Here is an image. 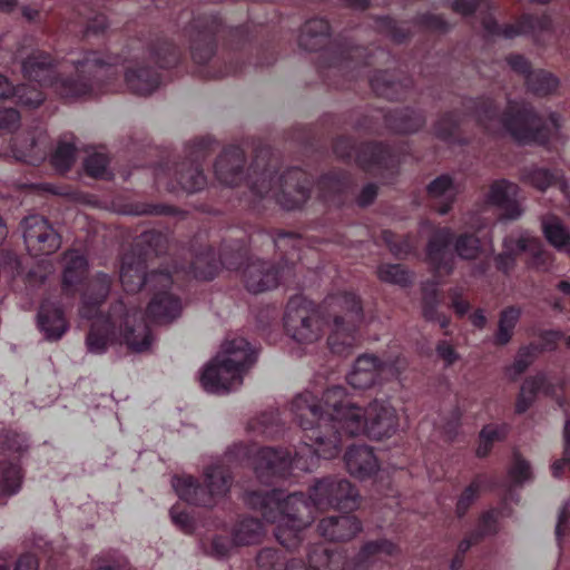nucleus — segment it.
Masks as SVG:
<instances>
[{
	"label": "nucleus",
	"instance_id": "obj_1",
	"mask_svg": "<svg viewBox=\"0 0 570 570\" xmlns=\"http://www.w3.org/2000/svg\"><path fill=\"white\" fill-rule=\"evenodd\" d=\"M268 493H248L247 501L254 508L263 510V517L268 522H277L275 531L276 540L287 549H294L301 542V531L314 520V510L330 508L338 510H355L358 507L360 494L355 487L346 479L327 476L317 480L309 489L308 500L303 493H292L279 501L277 510L279 515H273L269 504L275 498Z\"/></svg>",
	"mask_w": 570,
	"mask_h": 570
},
{
	"label": "nucleus",
	"instance_id": "obj_2",
	"mask_svg": "<svg viewBox=\"0 0 570 570\" xmlns=\"http://www.w3.org/2000/svg\"><path fill=\"white\" fill-rule=\"evenodd\" d=\"M115 57L102 58L97 52H86L73 61L77 78L59 79L57 60L48 52L32 51L21 62L24 78L40 86H52L62 97L77 98L95 94L101 89L100 80L108 75V69L116 65Z\"/></svg>",
	"mask_w": 570,
	"mask_h": 570
},
{
	"label": "nucleus",
	"instance_id": "obj_3",
	"mask_svg": "<svg viewBox=\"0 0 570 570\" xmlns=\"http://www.w3.org/2000/svg\"><path fill=\"white\" fill-rule=\"evenodd\" d=\"M463 110L473 116L487 131L495 134L505 129L519 141L544 142L559 128V116L551 114L550 126L542 125L533 108L519 102H510L503 115L490 98L465 99Z\"/></svg>",
	"mask_w": 570,
	"mask_h": 570
},
{
	"label": "nucleus",
	"instance_id": "obj_4",
	"mask_svg": "<svg viewBox=\"0 0 570 570\" xmlns=\"http://www.w3.org/2000/svg\"><path fill=\"white\" fill-rule=\"evenodd\" d=\"M309 392H304L294 397L291 411L295 421L302 428L303 446L314 458L333 459L340 453L342 439L337 431L328 424L326 406Z\"/></svg>",
	"mask_w": 570,
	"mask_h": 570
},
{
	"label": "nucleus",
	"instance_id": "obj_5",
	"mask_svg": "<svg viewBox=\"0 0 570 570\" xmlns=\"http://www.w3.org/2000/svg\"><path fill=\"white\" fill-rule=\"evenodd\" d=\"M166 238L158 232H145L140 235L132 248L121 258L119 278L124 289L128 293H137L144 285L153 291L167 289L174 283L168 269H153L147 273V262L154 253L163 252Z\"/></svg>",
	"mask_w": 570,
	"mask_h": 570
},
{
	"label": "nucleus",
	"instance_id": "obj_6",
	"mask_svg": "<svg viewBox=\"0 0 570 570\" xmlns=\"http://www.w3.org/2000/svg\"><path fill=\"white\" fill-rule=\"evenodd\" d=\"M330 327L327 344L341 356L350 355L357 345V330L364 321L361 299L353 293L330 296L324 302Z\"/></svg>",
	"mask_w": 570,
	"mask_h": 570
},
{
	"label": "nucleus",
	"instance_id": "obj_7",
	"mask_svg": "<svg viewBox=\"0 0 570 570\" xmlns=\"http://www.w3.org/2000/svg\"><path fill=\"white\" fill-rule=\"evenodd\" d=\"M250 190L262 199H274L284 209L293 210L309 198L311 180L298 168L288 169L281 175L266 168L252 178Z\"/></svg>",
	"mask_w": 570,
	"mask_h": 570
},
{
	"label": "nucleus",
	"instance_id": "obj_8",
	"mask_svg": "<svg viewBox=\"0 0 570 570\" xmlns=\"http://www.w3.org/2000/svg\"><path fill=\"white\" fill-rule=\"evenodd\" d=\"M209 138H199L193 141L189 150L190 158L177 164L175 168L159 167L155 171V180L158 186H164L169 191L178 189L195 193L206 185L200 160L207 156Z\"/></svg>",
	"mask_w": 570,
	"mask_h": 570
},
{
	"label": "nucleus",
	"instance_id": "obj_9",
	"mask_svg": "<svg viewBox=\"0 0 570 570\" xmlns=\"http://www.w3.org/2000/svg\"><path fill=\"white\" fill-rule=\"evenodd\" d=\"M323 402L328 414V424L337 431L340 430L350 436L365 434L366 407H361L351 402L342 386L334 385L328 387L323 394Z\"/></svg>",
	"mask_w": 570,
	"mask_h": 570
},
{
	"label": "nucleus",
	"instance_id": "obj_10",
	"mask_svg": "<svg viewBox=\"0 0 570 570\" xmlns=\"http://www.w3.org/2000/svg\"><path fill=\"white\" fill-rule=\"evenodd\" d=\"M110 324L116 327L118 342L125 344L134 353H146L151 350L154 336L141 313L128 309L122 301L111 306Z\"/></svg>",
	"mask_w": 570,
	"mask_h": 570
},
{
	"label": "nucleus",
	"instance_id": "obj_11",
	"mask_svg": "<svg viewBox=\"0 0 570 570\" xmlns=\"http://www.w3.org/2000/svg\"><path fill=\"white\" fill-rule=\"evenodd\" d=\"M284 327L286 333L299 344H312L323 335V322L318 313L299 298L288 302Z\"/></svg>",
	"mask_w": 570,
	"mask_h": 570
},
{
	"label": "nucleus",
	"instance_id": "obj_12",
	"mask_svg": "<svg viewBox=\"0 0 570 570\" xmlns=\"http://www.w3.org/2000/svg\"><path fill=\"white\" fill-rule=\"evenodd\" d=\"M308 459L311 460V453L305 446H302L293 458L286 450L264 448L256 455L255 473L262 482L267 483L274 476H284L292 465L308 471Z\"/></svg>",
	"mask_w": 570,
	"mask_h": 570
},
{
	"label": "nucleus",
	"instance_id": "obj_13",
	"mask_svg": "<svg viewBox=\"0 0 570 570\" xmlns=\"http://www.w3.org/2000/svg\"><path fill=\"white\" fill-rule=\"evenodd\" d=\"M219 26L216 17H198L188 26L190 55L195 63L205 65L215 56Z\"/></svg>",
	"mask_w": 570,
	"mask_h": 570
},
{
	"label": "nucleus",
	"instance_id": "obj_14",
	"mask_svg": "<svg viewBox=\"0 0 570 570\" xmlns=\"http://www.w3.org/2000/svg\"><path fill=\"white\" fill-rule=\"evenodd\" d=\"M289 275L288 267H278L271 262L255 259L244 267L242 281L249 293L261 294L276 288L282 281L288 282Z\"/></svg>",
	"mask_w": 570,
	"mask_h": 570
},
{
	"label": "nucleus",
	"instance_id": "obj_15",
	"mask_svg": "<svg viewBox=\"0 0 570 570\" xmlns=\"http://www.w3.org/2000/svg\"><path fill=\"white\" fill-rule=\"evenodd\" d=\"M21 225L23 239L31 255H50L60 247L61 239L59 234L43 216H28L22 220Z\"/></svg>",
	"mask_w": 570,
	"mask_h": 570
},
{
	"label": "nucleus",
	"instance_id": "obj_16",
	"mask_svg": "<svg viewBox=\"0 0 570 570\" xmlns=\"http://www.w3.org/2000/svg\"><path fill=\"white\" fill-rule=\"evenodd\" d=\"M519 194L520 188L515 183L498 179L490 184L484 199L501 210L500 220H517L524 212Z\"/></svg>",
	"mask_w": 570,
	"mask_h": 570
},
{
	"label": "nucleus",
	"instance_id": "obj_17",
	"mask_svg": "<svg viewBox=\"0 0 570 570\" xmlns=\"http://www.w3.org/2000/svg\"><path fill=\"white\" fill-rule=\"evenodd\" d=\"M399 429L396 410L386 400H373L366 406L365 434L374 440L391 438Z\"/></svg>",
	"mask_w": 570,
	"mask_h": 570
},
{
	"label": "nucleus",
	"instance_id": "obj_18",
	"mask_svg": "<svg viewBox=\"0 0 570 570\" xmlns=\"http://www.w3.org/2000/svg\"><path fill=\"white\" fill-rule=\"evenodd\" d=\"M483 26L489 33L499 35L507 39H512L520 35H530L535 41H539L543 33L552 31V19L548 14H524L515 24L500 27L495 21L485 19Z\"/></svg>",
	"mask_w": 570,
	"mask_h": 570
},
{
	"label": "nucleus",
	"instance_id": "obj_19",
	"mask_svg": "<svg viewBox=\"0 0 570 570\" xmlns=\"http://www.w3.org/2000/svg\"><path fill=\"white\" fill-rule=\"evenodd\" d=\"M202 386L210 393H227L243 383V374L217 357L206 365L200 376Z\"/></svg>",
	"mask_w": 570,
	"mask_h": 570
},
{
	"label": "nucleus",
	"instance_id": "obj_20",
	"mask_svg": "<svg viewBox=\"0 0 570 570\" xmlns=\"http://www.w3.org/2000/svg\"><path fill=\"white\" fill-rule=\"evenodd\" d=\"M452 240L453 232L448 227L436 229L429 240L426 257L439 276L450 275L454 269L455 258L449 250Z\"/></svg>",
	"mask_w": 570,
	"mask_h": 570
},
{
	"label": "nucleus",
	"instance_id": "obj_21",
	"mask_svg": "<svg viewBox=\"0 0 570 570\" xmlns=\"http://www.w3.org/2000/svg\"><path fill=\"white\" fill-rule=\"evenodd\" d=\"M215 357H217V362H224L244 375L256 362V351L246 338L234 337L222 344L220 351Z\"/></svg>",
	"mask_w": 570,
	"mask_h": 570
},
{
	"label": "nucleus",
	"instance_id": "obj_22",
	"mask_svg": "<svg viewBox=\"0 0 570 570\" xmlns=\"http://www.w3.org/2000/svg\"><path fill=\"white\" fill-rule=\"evenodd\" d=\"M245 154L239 147L226 148L215 163L216 178L226 186H236L244 178Z\"/></svg>",
	"mask_w": 570,
	"mask_h": 570
},
{
	"label": "nucleus",
	"instance_id": "obj_23",
	"mask_svg": "<svg viewBox=\"0 0 570 570\" xmlns=\"http://www.w3.org/2000/svg\"><path fill=\"white\" fill-rule=\"evenodd\" d=\"M317 530L330 541H350L362 531V522L351 514L327 517L320 521Z\"/></svg>",
	"mask_w": 570,
	"mask_h": 570
},
{
	"label": "nucleus",
	"instance_id": "obj_24",
	"mask_svg": "<svg viewBox=\"0 0 570 570\" xmlns=\"http://www.w3.org/2000/svg\"><path fill=\"white\" fill-rule=\"evenodd\" d=\"M356 161L364 170L375 173L383 168H393L400 159L389 146L370 142L360 147Z\"/></svg>",
	"mask_w": 570,
	"mask_h": 570
},
{
	"label": "nucleus",
	"instance_id": "obj_25",
	"mask_svg": "<svg viewBox=\"0 0 570 570\" xmlns=\"http://www.w3.org/2000/svg\"><path fill=\"white\" fill-rule=\"evenodd\" d=\"M111 311L106 316L97 317L87 334L86 346L92 354H104L108 347L118 342L117 330L110 324Z\"/></svg>",
	"mask_w": 570,
	"mask_h": 570
},
{
	"label": "nucleus",
	"instance_id": "obj_26",
	"mask_svg": "<svg viewBox=\"0 0 570 570\" xmlns=\"http://www.w3.org/2000/svg\"><path fill=\"white\" fill-rule=\"evenodd\" d=\"M426 193L435 210L445 215L456 200L460 187L449 175H441L426 186Z\"/></svg>",
	"mask_w": 570,
	"mask_h": 570
},
{
	"label": "nucleus",
	"instance_id": "obj_27",
	"mask_svg": "<svg viewBox=\"0 0 570 570\" xmlns=\"http://www.w3.org/2000/svg\"><path fill=\"white\" fill-rule=\"evenodd\" d=\"M347 382L354 389L365 390L382 381L380 358L374 355L357 357L353 370L347 374Z\"/></svg>",
	"mask_w": 570,
	"mask_h": 570
},
{
	"label": "nucleus",
	"instance_id": "obj_28",
	"mask_svg": "<svg viewBox=\"0 0 570 570\" xmlns=\"http://www.w3.org/2000/svg\"><path fill=\"white\" fill-rule=\"evenodd\" d=\"M344 462L347 471L360 479L368 478L379 470L372 448L364 444L350 446L344 455Z\"/></svg>",
	"mask_w": 570,
	"mask_h": 570
},
{
	"label": "nucleus",
	"instance_id": "obj_29",
	"mask_svg": "<svg viewBox=\"0 0 570 570\" xmlns=\"http://www.w3.org/2000/svg\"><path fill=\"white\" fill-rule=\"evenodd\" d=\"M125 81L129 90L139 96L153 94L160 83L157 71L138 62L126 69Z\"/></svg>",
	"mask_w": 570,
	"mask_h": 570
},
{
	"label": "nucleus",
	"instance_id": "obj_30",
	"mask_svg": "<svg viewBox=\"0 0 570 570\" xmlns=\"http://www.w3.org/2000/svg\"><path fill=\"white\" fill-rule=\"evenodd\" d=\"M180 312V299L166 291L156 293L147 307V316L159 324L171 322Z\"/></svg>",
	"mask_w": 570,
	"mask_h": 570
},
{
	"label": "nucleus",
	"instance_id": "obj_31",
	"mask_svg": "<svg viewBox=\"0 0 570 570\" xmlns=\"http://www.w3.org/2000/svg\"><path fill=\"white\" fill-rule=\"evenodd\" d=\"M217 269L218 264L215 258V253L210 247H207L205 250L196 254L188 264L175 266L170 274L173 276L184 272L197 279L209 281L215 277Z\"/></svg>",
	"mask_w": 570,
	"mask_h": 570
},
{
	"label": "nucleus",
	"instance_id": "obj_32",
	"mask_svg": "<svg viewBox=\"0 0 570 570\" xmlns=\"http://www.w3.org/2000/svg\"><path fill=\"white\" fill-rule=\"evenodd\" d=\"M38 325L46 338L57 341L66 333L68 325L62 311L50 302H43L38 312Z\"/></svg>",
	"mask_w": 570,
	"mask_h": 570
},
{
	"label": "nucleus",
	"instance_id": "obj_33",
	"mask_svg": "<svg viewBox=\"0 0 570 570\" xmlns=\"http://www.w3.org/2000/svg\"><path fill=\"white\" fill-rule=\"evenodd\" d=\"M111 283V277L105 273H97L92 277L89 282L87 292L83 294V304L80 308L82 317H94L96 307L108 296Z\"/></svg>",
	"mask_w": 570,
	"mask_h": 570
},
{
	"label": "nucleus",
	"instance_id": "obj_34",
	"mask_svg": "<svg viewBox=\"0 0 570 570\" xmlns=\"http://www.w3.org/2000/svg\"><path fill=\"white\" fill-rule=\"evenodd\" d=\"M173 487L179 498L188 503L209 507L215 502V497L207 487L198 484L191 476L174 478Z\"/></svg>",
	"mask_w": 570,
	"mask_h": 570
},
{
	"label": "nucleus",
	"instance_id": "obj_35",
	"mask_svg": "<svg viewBox=\"0 0 570 570\" xmlns=\"http://www.w3.org/2000/svg\"><path fill=\"white\" fill-rule=\"evenodd\" d=\"M330 36V24L326 20L315 18L306 21L298 42L299 46L308 51H315L325 45Z\"/></svg>",
	"mask_w": 570,
	"mask_h": 570
},
{
	"label": "nucleus",
	"instance_id": "obj_36",
	"mask_svg": "<svg viewBox=\"0 0 570 570\" xmlns=\"http://www.w3.org/2000/svg\"><path fill=\"white\" fill-rule=\"evenodd\" d=\"M265 535L263 523L254 518H245L235 524L232 538L235 546L259 543Z\"/></svg>",
	"mask_w": 570,
	"mask_h": 570
},
{
	"label": "nucleus",
	"instance_id": "obj_37",
	"mask_svg": "<svg viewBox=\"0 0 570 570\" xmlns=\"http://www.w3.org/2000/svg\"><path fill=\"white\" fill-rule=\"evenodd\" d=\"M385 121L387 126L396 132L411 134L424 126L425 118L420 112L404 109L389 114L385 117Z\"/></svg>",
	"mask_w": 570,
	"mask_h": 570
},
{
	"label": "nucleus",
	"instance_id": "obj_38",
	"mask_svg": "<svg viewBox=\"0 0 570 570\" xmlns=\"http://www.w3.org/2000/svg\"><path fill=\"white\" fill-rule=\"evenodd\" d=\"M308 568L309 570H343L344 562L337 552L324 544H315L308 552Z\"/></svg>",
	"mask_w": 570,
	"mask_h": 570
},
{
	"label": "nucleus",
	"instance_id": "obj_39",
	"mask_svg": "<svg viewBox=\"0 0 570 570\" xmlns=\"http://www.w3.org/2000/svg\"><path fill=\"white\" fill-rule=\"evenodd\" d=\"M63 261V286L67 288L79 284L87 274L88 263L86 257L78 250H70L65 254Z\"/></svg>",
	"mask_w": 570,
	"mask_h": 570
},
{
	"label": "nucleus",
	"instance_id": "obj_40",
	"mask_svg": "<svg viewBox=\"0 0 570 570\" xmlns=\"http://www.w3.org/2000/svg\"><path fill=\"white\" fill-rule=\"evenodd\" d=\"M521 315L522 308L517 305L508 306L500 312L498 330L494 335L497 345L504 346L511 341L514 327L520 321Z\"/></svg>",
	"mask_w": 570,
	"mask_h": 570
},
{
	"label": "nucleus",
	"instance_id": "obj_41",
	"mask_svg": "<svg viewBox=\"0 0 570 570\" xmlns=\"http://www.w3.org/2000/svg\"><path fill=\"white\" fill-rule=\"evenodd\" d=\"M522 179L541 191H544L552 185H559L560 189L568 196V185L558 173H551L544 168H527L522 173Z\"/></svg>",
	"mask_w": 570,
	"mask_h": 570
},
{
	"label": "nucleus",
	"instance_id": "obj_42",
	"mask_svg": "<svg viewBox=\"0 0 570 570\" xmlns=\"http://www.w3.org/2000/svg\"><path fill=\"white\" fill-rule=\"evenodd\" d=\"M525 83L528 90L533 95L546 97L556 92L560 82L553 73L538 69L528 75Z\"/></svg>",
	"mask_w": 570,
	"mask_h": 570
},
{
	"label": "nucleus",
	"instance_id": "obj_43",
	"mask_svg": "<svg viewBox=\"0 0 570 570\" xmlns=\"http://www.w3.org/2000/svg\"><path fill=\"white\" fill-rule=\"evenodd\" d=\"M503 247L504 250L494 257V263L498 271L508 275L515 266L517 253L514 249H517V252H524L528 247L527 239L519 238L514 240L508 237L503 240Z\"/></svg>",
	"mask_w": 570,
	"mask_h": 570
},
{
	"label": "nucleus",
	"instance_id": "obj_44",
	"mask_svg": "<svg viewBox=\"0 0 570 570\" xmlns=\"http://www.w3.org/2000/svg\"><path fill=\"white\" fill-rule=\"evenodd\" d=\"M372 89L376 95L387 99H399L404 86L394 81V77L387 71L376 72L370 80Z\"/></svg>",
	"mask_w": 570,
	"mask_h": 570
},
{
	"label": "nucleus",
	"instance_id": "obj_45",
	"mask_svg": "<svg viewBox=\"0 0 570 570\" xmlns=\"http://www.w3.org/2000/svg\"><path fill=\"white\" fill-rule=\"evenodd\" d=\"M21 470L13 463H0V494L11 497L21 488Z\"/></svg>",
	"mask_w": 570,
	"mask_h": 570
},
{
	"label": "nucleus",
	"instance_id": "obj_46",
	"mask_svg": "<svg viewBox=\"0 0 570 570\" xmlns=\"http://www.w3.org/2000/svg\"><path fill=\"white\" fill-rule=\"evenodd\" d=\"M376 274L380 281L400 287H407L413 282L412 274L401 264H382Z\"/></svg>",
	"mask_w": 570,
	"mask_h": 570
},
{
	"label": "nucleus",
	"instance_id": "obj_47",
	"mask_svg": "<svg viewBox=\"0 0 570 570\" xmlns=\"http://www.w3.org/2000/svg\"><path fill=\"white\" fill-rule=\"evenodd\" d=\"M205 483L215 498L223 497L229 489L230 475L222 465H212L206 469Z\"/></svg>",
	"mask_w": 570,
	"mask_h": 570
},
{
	"label": "nucleus",
	"instance_id": "obj_48",
	"mask_svg": "<svg viewBox=\"0 0 570 570\" xmlns=\"http://www.w3.org/2000/svg\"><path fill=\"white\" fill-rule=\"evenodd\" d=\"M397 552V547L387 539H379L366 542L360 550L357 559L360 563H367L381 554L393 556Z\"/></svg>",
	"mask_w": 570,
	"mask_h": 570
},
{
	"label": "nucleus",
	"instance_id": "obj_49",
	"mask_svg": "<svg viewBox=\"0 0 570 570\" xmlns=\"http://www.w3.org/2000/svg\"><path fill=\"white\" fill-rule=\"evenodd\" d=\"M454 252L464 261H474L481 253V242L473 233H462L458 235L453 243Z\"/></svg>",
	"mask_w": 570,
	"mask_h": 570
},
{
	"label": "nucleus",
	"instance_id": "obj_50",
	"mask_svg": "<svg viewBox=\"0 0 570 570\" xmlns=\"http://www.w3.org/2000/svg\"><path fill=\"white\" fill-rule=\"evenodd\" d=\"M540 350L538 346L530 344L519 348L513 364L508 368V375L515 381L528 367L535 361Z\"/></svg>",
	"mask_w": 570,
	"mask_h": 570
},
{
	"label": "nucleus",
	"instance_id": "obj_51",
	"mask_svg": "<svg viewBox=\"0 0 570 570\" xmlns=\"http://www.w3.org/2000/svg\"><path fill=\"white\" fill-rule=\"evenodd\" d=\"M150 58L154 59L160 68H169L178 62L179 50L173 42L161 41L153 48Z\"/></svg>",
	"mask_w": 570,
	"mask_h": 570
},
{
	"label": "nucleus",
	"instance_id": "obj_52",
	"mask_svg": "<svg viewBox=\"0 0 570 570\" xmlns=\"http://www.w3.org/2000/svg\"><path fill=\"white\" fill-rule=\"evenodd\" d=\"M543 233L548 242L556 248L568 250L569 234L557 218L543 223Z\"/></svg>",
	"mask_w": 570,
	"mask_h": 570
},
{
	"label": "nucleus",
	"instance_id": "obj_53",
	"mask_svg": "<svg viewBox=\"0 0 570 570\" xmlns=\"http://www.w3.org/2000/svg\"><path fill=\"white\" fill-rule=\"evenodd\" d=\"M76 159L75 144L67 140H60L57 149L51 157V163L59 171L68 170Z\"/></svg>",
	"mask_w": 570,
	"mask_h": 570
},
{
	"label": "nucleus",
	"instance_id": "obj_54",
	"mask_svg": "<svg viewBox=\"0 0 570 570\" xmlns=\"http://www.w3.org/2000/svg\"><path fill=\"white\" fill-rule=\"evenodd\" d=\"M382 240L390 248L391 253L396 257L406 256L414 248L413 240L407 236H397L391 230H382Z\"/></svg>",
	"mask_w": 570,
	"mask_h": 570
},
{
	"label": "nucleus",
	"instance_id": "obj_55",
	"mask_svg": "<svg viewBox=\"0 0 570 570\" xmlns=\"http://www.w3.org/2000/svg\"><path fill=\"white\" fill-rule=\"evenodd\" d=\"M482 487L480 478H475L461 493L456 502L455 513L459 518L463 517L470 507L475 502Z\"/></svg>",
	"mask_w": 570,
	"mask_h": 570
},
{
	"label": "nucleus",
	"instance_id": "obj_56",
	"mask_svg": "<svg viewBox=\"0 0 570 570\" xmlns=\"http://www.w3.org/2000/svg\"><path fill=\"white\" fill-rule=\"evenodd\" d=\"M13 97L17 98V101L20 105L30 108H37L45 100L42 91L37 87L30 85L17 86Z\"/></svg>",
	"mask_w": 570,
	"mask_h": 570
},
{
	"label": "nucleus",
	"instance_id": "obj_57",
	"mask_svg": "<svg viewBox=\"0 0 570 570\" xmlns=\"http://www.w3.org/2000/svg\"><path fill=\"white\" fill-rule=\"evenodd\" d=\"M422 314L425 320H434L438 312V288L434 283H426L422 288Z\"/></svg>",
	"mask_w": 570,
	"mask_h": 570
},
{
	"label": "nucleus",
	"instance_id": "obj_58",
	"mask_svg": "<svg viewBox=\"0 0 570 570\" xmlns=\"http://www.w3.org/2000/svg\"><path fill=\"white\" fill-rule=\"evenodd\" d=\"M284 557L273 548L262 549L256 557L258 570H279L283 566Z\"/></svg>",
	"mask_w": 570,
	"mask_h": 570
},
{
	"label": "nucleus",
	"instance_id": "obj_59",
	"mask_svg": "<svg viewBox=\"0 0 570 570\" xmlns=\"http://www.w3.org/2000/svg\"><path fill=\"white\" fill-rule=\"evenodd\" d=\"M407 367V361L403 356L387 357L380 360L382 380L399 377Z\"/></svg>",
	"mask_w": 570,
	"mask_h": 570
},
{
	"label": "nucleus",
	"instance_id": "obj_60",
	"mask_svg": "<svg viewBox=\"0 0 570 570\" xmlns=\"http://www.w3.org/2000/svg\"><path fill=\"white\" fill-rule=\"evenodd\" d=\"M474 540H482L484 537L493 535L498 532V518L495 511L484 512L479 520L478 528L472 531Z\"/></svg>",
	"mask_w": 570,
	"mask_h": 570
},
{
	"label": "nucleus",
	"instance_id": "obj_61",
	"mask_svg": "<svg viewBox=\"0 0 570 570\" xmlns=\"http://www.w3.org/2000/svg\"><path fill=\"white\" fill-rule=\"evenodd\" d=\"M460 122L461 119L456 114H445L434 126L435 135L442 139H449L452 137Z\"/></svg>",
	"mask_w": 570,
	"mask_h": 570
},
{
	"label": "nucleus",
	"instance_id": "obj_62",
	"mask_svg": "<svg viewBox=\"0 0 570 570\" xmlns=\"http://www.w3.org/2000/svg\"><path fill=\"white\" fill-rule=\"evenodd\" d=\"M21 117L18 110L13 108L0 109V136L14 132L19 129Z\"/></svg>",
	"mask_w": 570,
	"mask_h": 570
},
{
	"label": "nucleus",
	"instance_id": "obj_63",
	"mask_svg": "<svg viewBox=\"0 0 570 570\" xmlns=\"http://www.w3.org/2000/svg\"><path fill=\"white\" fill-rule=\"evenodd\" d=\"M343 187V183L333 175L324 176L317 183L320 196L326 202L332 199L335 194H340Z\"/></svg>",
	"mask_w": 570,
	"mask_h": 570
},
{
	"label": "nucleus",
	"instance_id": "obj_64",
	"mask_svg": "<svg viewBox=\"0 0 570 570\" xmlns=\"http://www.w3.org/2000/svg\"><path fill=\"white\" fill-rule=\"evenodd\" d=\"M510 476L518 484L530 480L532 478L530 463L521 456H515L513 465L510 469Z\"/></svg>",
	"mask_w": 570,
	"mask_h": 570
}]
</instances>
